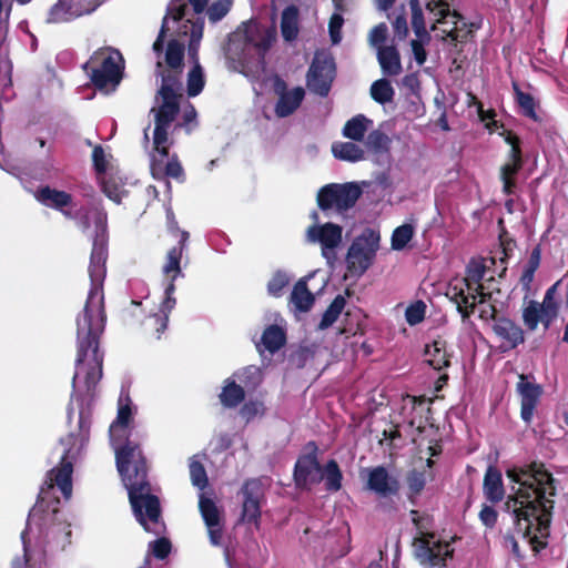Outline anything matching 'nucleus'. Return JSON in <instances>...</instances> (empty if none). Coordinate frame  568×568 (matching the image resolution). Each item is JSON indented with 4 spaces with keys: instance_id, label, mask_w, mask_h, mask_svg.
I'll use <instances>...</instances> for the list:
<instances>
[{
    "instance_id": "5701e85b",
    "label": "nucleus",
    "mask_w": 568,
    "mask_h": 568,
    "mask_svg": "<svg viewBox=\"0 0 568 568\" xmlns=\"http://www.w3.org/2000/svg\"><path fill=\"white\" fill-rule=\"evenodd\" d=\"M473 100H475L479 121L490 134L498 133L500 136L505 138V142H520L515 133L507 130L505 125L496 119L497 113L494 109L485 110L477 97H473Z\"/></svg>"
},
{
    "instance_id": "5fc2aeb1",
    "label": "nucleus",
    "mask_w": 568,
    "mask_h": 568,
    "mask_svg": "<svg viewBox=\"0 0 568 568\" xmlns=\"http://www.w3.org/2000/svg\"><path fill=\"white\" fill-rule=\"evenodd\" d=\"M412 521L416 529L418 530L419 537L418 538H428L434 539L435 534L427 531L429 524L432 521L429 516H419L418 510L412 509L410 510Z\"/></svg>"
},
{
    "instance_id": "cd10ccee",
    "label": "nucleus",
    "mask_w": 568,
    "mask_h": 568,
    "mask_svg": "<svg viewBox=\"0 0 568 568\" xmlns=\"http://www.w3.org/2000/svg\"><path fill=\"white\" fill-rule=\"evenodd\" d=\"M511 87L515 102L519 108L520 114L532 121H539V118L541 116L537 112L539 109V102L535 97L528 92H524L516 81H513Z\"/></svg>"
},
{
    "instance_id": "ea45409f",
    "label": "nucleus",
    "mask_w": 568,
    "mask_h": 568,
    "mask_svg": "<svg viewBox=\"0 0 568 568\" xmlns=\"http://www.w3.org/2000/svg\"><path fill=\"white\" fill-rule=\"evenodd\" d=\"M184 43L175 39H172L168 42L165 51V63L169 69L176 70L184 68Z\"/></svg>"
},
{
    "instance_id": "680f3d73",
    "label": "nucleus",
    "mask_w": 568,
    "mask_h": 568,
    "mask_svg": "<svg viewBox=\"0 0 568 568\" xmlns=\"http://www.w3.org/2000/svg\"><path fill=\"white\" fill-rule=\"evenodd\" d=\"M412 28L416 37L427 38L430 36L426 29L423 9H414L412 11Z\"/></svg>"
},
{
    "instance_id": "aec40b11",
    "label": "nucleus",
    "mask_w": 568,
    "mask_h": 568,
    "mask_svg": "<svg viewBox=\"0 0 568 568\" xmlns=\"http://www.w3.org/2000/svg\"><path fill=\"white\" fill-rule=\"evenodd\" d=\"M493 331L501 339L500 348L503 351L514 349L525 342L523 328L505 316L496 320Z\"/></svg>"
},
{
    "instance_id": "b1692460",
    "label": "nucleus",
    "mask_w": 568,
    "mask_h": 568,
    "mask_svg": "<svg viewBox=\"0 0 568 568\" xmlns=\"http://www.w3.org/2000/svg\"><path fill=\"white\" fill-rule=\"evenodd\" d=\"M483 493L485 498L491 504H498L505 498L501 471L493 465L486 469L483 480Z\"/></svg>"
},
{
    "instance_id": "f03ea898",
    "label": "nucleus",
    "mask_w": 568,
    "mask_h": 568,
    "mask_svg": "<svg viewBox=\"0 0 568 568\" xmlns=\"http://www.w3.org/2000/svg\"><path fill=\"white\" fill-rule=\"evenodd\" d=\"M507 477L518 484L513 496H508L505 510L513 514L515 530L526 538L535 554L547 547L551 511L556 494L552 475L542 464L514 467Z\"/></svg>"
},
{
    "instance_id": "09e8293b",
    "label": "nucleus",
    "mask_w": 568,
    "mask_h": 568,
    "mask_svg": "<svg viewBox=\"0 0 568 568\" xmlns=\"http://www.w3.org/2000/svg\"><path fill=\"white\" fill-rule=\"evenodd\" d=\"M394 129V121L388 120L382 122L377 129L369 132L366 142H393V140L396 138Z\"/></svg>"
},
{
    "instance_id": "412c9836",
    "label": "nucleus",
    "mask_w": 568,
    "mask_h": 568,
    "mask_svg": "<svg viewBox=\"0 0 568 568\" xmlns=\"http://www.w3.org/2000/svg\"><path fill=\"white\" fill-rule=\"evenodd\" d=\"M510 151L507 162L500 168V180L503 182V192L511 195L516 189L515 176L524 165L520 144H510Z\"/></svg>"
},
{
    "instance_id": "a19ab883",
    "label": "nucleus",
    "mask_w": 568,
    "mask_h": 568,
    "mask_svg": "<svg viewBox=\"0 0 568 568\" xmlns=\"http://www.w3.org/2000/svg\"><path fill=\"white\" fill-rule=\"evenodd\" d=\"M372 99L379 103L386 104L390 103L395 95V90L392 87L389 80L383 78L374 81L369 89Z\"/></svg>"
},
{
    "instance_id": "de8ad7c7",
    "label": "nucleus",
    "mask_w": 568,
    "mask_h": 568,
    "mask_svg": "<svg viewBox=\"0 0 568 568\" xmlns=\"http://www.w3.org/2000/svg\"><path fill=\"white\" fill-rule=\"evenodd\" d=\"M535 122L537 123L536 133L539 142H556L560 138L557 126L551 120L540 116L539 121Z\"/></svg>"
},
{
    "instance_id": "9b49d317",
    "label": "nucleus",
    "mask_w": 568,
    "mask_h": 568,
    "mask_svg": "<svg viewBox=\"0 0 568 568\" xmlns=\"http://www.w3.org/2000/svg\"><path fill=\"white\" fill-rule=\"evenodd\" d=\"M389 144H332L333 155L346 162L371 160L384 165L389 162Z\"/></svg>"
},
{
    "instance_id": "c03bdc74",
    "label": "nucleus",
    "mask_w": 568,
    "mask_h": 568,
    "mask_svg": "<svg viewBox=\"0 0 568 568\" xmlns=\"http://www.w3.org/2000/svg\"><path fill=\"white\" fill-rule=\"evenodd\" d=\"M170 281L165 287V297L160 305L159 314L170 316V313L175 307L176 300L173 296L175 292V280L180 276H183L182 268L180 267V273L175 274V272L163 273Z\"/></svg>"
},
{
    "instance_id": "338daca9",
    "label": "nucleus",
    "mask_w": 568,
    "mask_h": 568,
    "mask_svg": "<svg viewBox=\"0 0 568 568\" xmlns=\"http://www.w3.org/2000/svg\"><path fill=\"white\" fill-rule=\"evenodd\" d=\"M479 519L485 527L494 528L497 524L498 513L493 506L483 505Z\"/></svg>"
},
{
    "instance_id": "f257e3e1",
    "label": "nucleus",
    "mask_w": 568,
    "mask_h": 568,
    "mask_svg": "<svg viewBox=\"0 0 568 568\" xmlns=\"http://www.w3.org/2000/svg\"><path fill=\"white\" fill-rule=\"evenodd\" d=\"M97 231L89 264L91 287L82 312L77 316L75 366L85 368L84 384L88 394H93L103 375L104 354L100 341L106 325V311L102 284L108 260L106 213L97 216Z\"/></svg>"
},
{
    "instance_id": "13d9d810",
    "label": "nucleus",
    "mask_w": 568,
    "mask_h": 568,
    "mask_svg": "<svg viewBox=\"0 0 568 568\" xmlns=\"http://www.w3.org/2000/svg\"><path fill=\"white\" fill-rule=\"evenodd\" d=\"M430 40L432 37L428 36L427 38L417 37V39L410 41L414 59L419 65H423L427 60V52L425 50V45H427L430 42Z\"/></svg>"
},
{
    "instance_id": "4c0bfd02",
    "label": "nucleus",
    "mask_w": 568,
    "mask_h": 568,
    "mask_svg": "<svg viewBox=\"0 0 568 568\" xmlns=\"http://www.w3.org/2000/svg\"><path fill=\"white\" fill-rule=\"evenodd\" d=\"M406 484H407V499L410 504L416 505L417 497L424 490L427 479L424 470L412 469L406 475Z\"/></svg>"
},
{
    "instance_id": "0eeeda50",
    "label": "nucleus",
    "mask_w": 568,
    "mask_h": 568,
    "mask_svg": "<svg viewBox=\"0 0 568 568\" xmlns=\"http://www.w3.org/2000/svg\"><path fill=\"white\" fill-rule=\"evenodd\" d=\"M362 195V189L355 183H331L317 192V205L322 211L334 209L342 213L352 209Z\"/></svg>"
},
{
    "instance_id": "58836bf2",
    "label": "nucleus",
    "mask_w": 568,
    "mask_h": 568,
    "mask_svg": "<svg viewBox=\"0 0 568 568\" xmlns=\"http://www.w3.org/2000/svg\"><path fill=\"white\" fill-rule=\"evenodd\" d=\"M346 300L343 295H337L328 305L326 311L324 312L321 322L317 325V329L324 331L331 327L339 317L343 310L345 308Z\"/></svg>"
},
{
    "instance_id": "69168bd1",
    "label": "nucleus",
    "mask_w": 568,
    "mask_h": 568,
    "mask_svg": "<svg viewBox=\"0 0 568 568\" xmlns=\"http://www.w3.org/2000/svg\"><path fill=\"white\" fill-rule=\"evenodd\" d=\"M344 23V18L339 13L332 14L328 22V32L331 40L334 44L342 40L341 30Z\"/></svg>"
},
{
    "instance_id": "c85d7f7f",
    "label": "nucleus",
    "mask_w": 568,
    "mask_h": 568,
    "mask_svg": "<svg viewBox=\"0 0 568 568\" xmlns=\"http://www.w3.org/2000/svg\"><path fill=\"white\" fill-rule=\"evenodd\" d=\"M315 297L307 287L305 278H300L291 293L290 303H292L296 311L308 312L314 305Z\"/></svg>"
},
{
    "instance_id": "8fccbe9b",
    "label": "nucleus",
    "mask_w": 568,
    "mask_h": 568,
    "mask_svg": "<svg viewBox=\"0 0 568 568\" xmlns=\"http://www.w3.org/2000/svg\"><path fill=\"white\" fill-rule=\"evenodd\" d=\"M183 69H176L162 72V84L159 90V94L163 91L164 88L170 90V95H179L176 93L178 90L182 89V82H181V75H182Z\"/></svg>"
},
{
    "instance_id": "f704fd0d",
    "label": "nucleus",
    "mask_w": 568,
    "mask_h": 568,
    "mask_svg": "<svg viewBox=\"0 0 568 568\" xmlns=\"http://www.w3.org/2000/svg\"><path fill=\"white\" fill-rule=\"evenodd\" d=\"M425 355L427 356L426 362L436 371H440L450 365L445 341H434L432 345H427Z\"/></svg>"
},
{
    "instance_id": "6e6d98bb",
    "label": "nucleus",
    "mask_w": 568,
    "mask_h": 568,
    "mask_svg": "<svg viewBox=\"0 0 568 568\" xmlns=\"http://www.w3.org/2000/svg\"><path fill=\"white\" fill-rule=\"evenodd\" d=\"M288 284L287 275L277 271L273 274L272 278L267 283V292L270 295L278 297L281 296L284 287Z\"/></svg>"
},
{
    "instance_id": "7ed1b4c3",
    "label": "nucleus",
    "mask_w": 568,
    "mask_h": 568,
    "mask_svg": "<svg viewBox=\"0 0 568 568\" xmlns=\"http://www.w3.org/2000/svg\"><path fill=\"white\" fill-rule=\"evenodd\" d=\"M115 462L128 489L134 516L144 530L150 531L148 520L159 523L161 506L159 497L151 494L146 459L140 444L126 438L122 446L115 448Z\"/></svg>"
},
{
    "instance_id": "79ce46f5",
    "label": "nucleus",
    "mask_w": 568,
    "mask_h": 568,
    "mask_svg": "<svg viewBox=\"0 0 568 568\" xmlns=\"http://www.w3.org/2000/svg\"><path fill=\"white\" fill-rule=\"evenodd\" d=\"M323 479L328 491H338L342 488L343 474L335 459H329L323 467Z\"/></svg>"
},
{
    "instance_id": "4468645a",
    "label": "nucleus",
    "mask_w": 568,
    "mask_h": 568,
    "mask_svg": "<svg viewBox=\"0 0 568 568\" xmlns=\"http://www.w3.org/2000/svg\"><path fill=\"white\" fill-rule=\"evenodd\" d=\"M335 78V63L332 59L314 58L307 74L306 85L308 90L322 98L328 95Z\"/></svg>"
},
{
    "instance_id": "ddd939ff",
    "label": "nucleus",
    "mask_w": 568,
    "mask_h": 568,
    "mask_svg": "<svg viewBox=\"0 0 568 568\" xmlns=\"http://www.w3.org/2000/svg\"><path fill=\"white\" fill-rule=\"evenodd\" d=\"M166 227L171 235L178 237V244L171 247L165 255L164 263L162 265L163 273L175 272L180 273V264L183 260V253L186 250L190 241V233L185 230L180 229L179 222L172 207L166 209Z\"/></svg>"
},
{
    "instance_id": "bf43d9fd",
    "label": "nucleus",
    "mask_w": 568,
    "mask_h": 568,
    "mask_svg": "<svg viewBox=\"0 0 568 568\" xmlns=\"http://www.w3.org/2000/svg\"><path fill=\"white\" fill-rule=\"evenodd\" d=\"M132 419L131 399L126 397V403H120L116 419L112 423L110 430L114 427L126 428Z\"/></svg>"
},
{
    "instance_id": "20e7f679",
    "label": "nucleus",
    "mask_w": 568,
    "mask_h": 568,
    "mask_svg": "<svg viewBox=\"0 0 568 568\" xmlns=\"http://www.w3.org/2000/svg\"><path fill=\"white\" fill-rule=\"evenodd\" d=\"M91 424V414L81 410L79 414L78 433H70L65 438L61 439L63 445L70 447L67 448L61 456L59 465L52 468L48 474L49 488L54 485L58 486L65 499H69L72 495L73 463L70 459V453L77 443H79L80 447H83L89 442Z\"/></svg>"
},
{
    "instance_id": "a211bd4d",
    "label": "nucleus",
    "mask_w": 568,
    "mask_h": 568,
    "mask_svg": "<svg viewBox=\"0 0 568 568\" xmlns=\"http://www.w3.org/2000/svg\"><path fill=\"white\" fill-rule=\"evenodd\" d=\"M34 197L42 205L61 212L67 219L72 217L71 212L68 210L73 202L70 193L49 185H42L34 192Z\"/></svg>"
},
{
    "instance_id": "e433bc0d",
    "label": "nucleus",
    "mask_w": 568,
    "mask_h": 568,
    "mask_svg": "<svg viewBox=\"0 0 568 568\" xmlns=\"http://www.w3.org/2000/svg\"><path fill=\"white\" fill-rule=\"evenodd\" d=\"M83 13V11H73L72 6L67 0H58L50 8L47 20L50 23L68 22Z\"/></svg>"
},
{
    "instance_id": "72a5a7b5",
    "label": "nucleus",
    "mask_w": 568,
    "mask_h": 568,
    "mask_svg": "<svg viewBox=\"0 0 568 568\" xmlns=\"http://www.w3.org/2000/svg\"><path fill=\"white\" fill-rule=\"evenodd\" d=\"M298 8L294 4L287 6L281 17V32L286 41H293L298 36Z\"/></svg>"
},
{
    "instance_id": "bb28decb",
    "label": "nucleus",
    "mask_w": 568,
    "mask_h": 568,
    "mask_svg": "<svg viewBox=\"0 0 568 568\" xmlns=\"http://www.w3.org/2000/svg\"><path fill=\"white\" fill-rule=\"evenodd\" d=\"M486 273V267L481 263H471L467 268L465 284L467 291H474L479 296L478 304H484L491 297V293L485 292L481 280Z\"/></svg>"
},
{
    "instance_id": "c9c22d12",
    "label": "nucleus",
    "mask_w": 568,
    "mask_h": 568,
    "mask_svg": "<svg viewBox=\"0 0 568 568\" xmlns=\"http://www.w3.org/2000/svg\"><path fill=\"white\" fill-rule=\"evenodd\" d=\"M261 343L266 351L274 354L285 345L286 333L278 325L272 324L264 329Z\"/></svg>"
},
{
    "instance_id": "f8f14e48",
    "label": "nucleus",
    "mask_w": 568,
    "mask_h": 568,
    "mask_svg": "<svg viewBox=\"0 0 568 568\" xmlns=\"http://www.w3.org/2000/svg\"><path fill=\"white\" fill-rule=\"evenodd\" d=\"M150 170L154 179L172 178L183 181L184 170L176 153L170 152V144H153Z\"/></svg>"
},
{
    "instance_id": "052dcab7",
    "label": "nucleus",
    "mask_w": 568,
    "mask_h": 568,
    "mask_svg": "<svg viewBox=\"0 0 568 568\" xmlns=\"http://www.w3.org/2000/svg\"><path fill=\"white\" fill-rule=\"evenodd\" d=\"M231 2L229 0H217L213 2L207 9L210 21L216 22L224 18L230 11Z\"/></svg>"
},
{
    "instance_id": "603ef678",
    "label": "nucleus",
    "mask_w": 568,
    "mask_h": 568,
    "mask_svg": "<svg viewBox=\"0 0 568 568\" xmlns=\"http://www.w3.org/2000/svg\"><path fill=\"white\" fill-rule=\"evenodd\" d=\"M414 229L410 224H403L396 227L392 234V248L400 251L413 239Z\"/></svg>"
},
{
    "instance_id": "0e129e2a",
    "label": "nucleus",
    "mask_w": 568,
    "mask_h": 568,
    "mask_svg": "<svg viewBox=\"0 0 568 568\" xmlns=\"http://www.w3.org/2000/svg\"><path fill=\"white\" fill-rule=\"evenodd\" d=\"M453 19H454L453 20L454 28L450 29L449 31L444 30L445 37L443 39L444 40L449 39L450 42L454 44H456L457 42H462V43L466 42L473 31L470 29H468V30H466L465 33H460V30L458 29V23L463 19H457V18H453Z\"/></svg>"
},
{
    "instance_id": "49530a36",
    "label": "nucleus",
    "mask_w": 568,
    "mask_h": 568,
    "mask_svg": "<svg viewBox=\"0 0 568 568\" xmlns=\"http://www.w3.org/2000/svg\"><path fill=\"white\" fill-rule=\"evenodd\" d=\"M113 155L106 153L101 144H95L92 151L93 169L98 175L106 173L108 170L112 169Z\"/></svg>"
},
{
    "instance_id": "37998d69",
    "label": "nucleus",
    "mask_w": 568,
    "mask_h": 568,
    "mask_svg": "<svg viewBox=\"0 0 568 568\" xmlns=\"http://www.w3.org/2000/svg\"><path fill=\"white\" fill-rule=\"evenodd\" d=\"M199 509L206 527L219 526L222 521L221 513L213 499L201 495Z\"/></svg>"
},
{
    "instance_id": "dca6fc26",
    "label": "nucleus",
    "mask_w": 568,
    "mask_h": 568,
    "mask_svg": "<svg viewBox=\"0 0 568 568\" xmlns=\"http://www.w3.org/2000/svg\"><path fill=\"white\" fill-rule=\"evenodd\" d=\"M274 92L278 97L274 110L278 118L293 114L305 98V90L302 87L290 90L287 83L280 77L274 80Z\"/></svg>"
},
{
    "instance_id": "c756f323",
    "label": "nucleus",
    "mask_w": 568,
    "mask_h": 568,
    "mask_svg": "<svg viewBox=\"0 0 568 568\" xmlns=\"http://www.w3.org/2000/svg\"><path fill=\"white\" fill-rule=\"evenodd\" d=\"M426 10L433 16L434 23L430 30H436L437 24L446 23L447 18L463 19V14L457 10H450L447 0H428Z\"/></svg>"
},
{
    "instance_id": "e2e57ef3",
    "label": "nucleus",
    "mask_w": 568,
    "mask_h": 568,
    "mask_svg": "<svg viewBox=\"0 0 568 568\" xmlns=\"http://www.w3.org/2000/svg\"><path fill=\"white\" fill-rule=\"evenodd\" d=\"M150 546L153 556L161 560L165 559L170 555L172 549L171 541L165 537H161L154 540L153 542H151Z\"/></svg>"
},
{
    "instance_id": "2eb2a0df",
    "label": "nucleus",
    "mask_w": 568,
    "mask_h": 568,
    "mask_svg": "<svg viewBox=\"0 0 568 568\" xmlns=\"http://www.w3.org/2000/svg\"><path fill=\"white\" fill-rule=\"evenodd\" d=\"M343 229L338 224L327 222L323 225H312L307 229L310 242H318L322 246V255L331 260L335 248L342 243Z\"/></svg>"
},
{
    "instance_id": "1a4fd4ad",
    "label": "nucleus",
    "mask_w": 568,
    "mask_h": 568,
    "mask_svg": "<svg viewBox=\"0 0 568 568\" xmlns=\"http://www.w3.org/2000/svg\"><path fill=\"white\" fill-rule=\"evenodd\" d=\"M307 453L298 456L293 471L295 486L302 490H310L312 486L323 480V467L321 466L317 453L318 447L315 442L306 444Z\"/></svg>"
},
{
    "instance_id": "f3484780",
    "label": "nucleus",
    "mask_w": 568,
    "mask_h": 568,
    "mask_svg": "<svg viewBox=\"0 0 568 568\" xmlns=\"http://www.w3.org/2000/svg\"><path fill=\"white\" fill-rule=\"evenodd\" d=\"M516 390L520 397V417L529 425L540 402L542 387L539 384L529 382L527 375L520 374Z\"/></svg>"
},
{
    "instance_id": "6e6552de",
    "label": "nucleus",
    "mask_w": 568,
    "mask_h": 568,
    "mask_svg": "<svg viewBox=\"0 0 568 568\" xmlns=\"http://www.w3.org/2000/svg\"><path fill=\"white\" fill-rule=\"evenodd\" d=\"M558 285L559 282H556L546 291L541 303L531 300L524 307L523 321L529 331H535L539 323H541L545 331H547L552 322L557 318L559 313V303L557 302L555 295Z\"/></svg>"
},
{
    "instance_id": "423d86ee",
    "label": "nucleus",
    "mask_w": 568,
    "mask_h": 568,
    "mask_svg": "<svg viewBox=\"0 0 568 568\" xmlns=\"http://www.w3.org/2000/svg\"><path fill=\"white\" fill-rule=\"evenodd\" d=\"M381 235L378 231L366 227L352 242L347 255V271L357 277L362 276L373 264L379 248Z\"/></svg>"
},
{
    "instance_id": "a18cd8bd",
    "label": "nucleus",
    "mask_w": 568,
    "mask_h": 568,
    "mask_svg": "<svg viewBox=\"0 0 568 568\" xmlns=\"http://www.w3.org/2000/svg\"><path fill=\"white\" fill-rule=\"evenodd\" d=\"M168 323H169V320H168L166 315H161L159 313H154V314L149 315L144 320L143 326H144V331L149 335H151L152 337H154L156 339H160L161 335L168 328Z\"/></svg>"
},
{
    "instance_id": "864d4df0",
    "label": "nucleus",
    "mask_w": 568,
    "mask_h": 568,
    "mask_svg": "<svg viewBox=\"0 0 568 568\" xmlns=\"http://www.w3.org/2000/svg\"><path fill=\"white\" fill-rule=\"evenodd\" d=\"M190 477L192 484L199 489L203 490L209 485L206 470L203 464L199 460H191L190 463Z\"/></svg>"
},
{
    "instance_id": "774afa93",
    "label": "nucleus",
    "mask_w": 568,
    "mask_h": 568,
    "mask_svg": "<svg viewBox=\"0 0 568 568\" xmlns=\"http://www.w3.org/2000/svg\"><path fill=\"white\" fill-rule=\"evenodd\" d=\"M387 26L385 23H379L375 26L369 32V42L374 47H383L382 44L387 39Z\"/></svg>"
},
{
    "instance_id": "3c124183",
    "label": "nucleus",
    "mask_w": 568,
    "mask_h": 568,
    "mask_svg": "<svg viewBox=\"0 0 568 568\" xmlns=\"http://www.w3.org/2000/svg\"><path fill=\"white\" fill-rule=\"evenodd\" d=\"M205 81L202 68L199 63H196L189 72L187 74V95L189 97H196L199 95L203 88H204Z\"/></svg>"
},
{
    "instance_id": "2f4dec72",
    "label": "nucleus",
    "mask_w": 568,
    "mask_h": 568,
    "mask_svg": "<svg viewBox=\"0 0 568 568\" xmlns=\"http://www.w3.org/2000/svg\"><path fill=\"white\" fill-rule=\"evenodd\" d=\"M169 92L170 90L166 88L161 92L160 97L162 99V103L155 113V119L162 123H172L180 111L178 100L180 95H170Z\"/></svg>"
},
{
    "instance_id": "39448f33",
    "label": "nucleus",
    "mask_w": 568,
    "mask_h": 568,
    "mask_svg": "<svg viewBox=\"0 0 568 568\" xmlns=\"http://www.w3.org/2000/svg\"><path fill=\"white\" fill-rule=\"evenodd\" d=\"M123 58L119 50L102 48L83 64L91 83L99 91H114L123 77Z\"/></svg>"
},
{
    "instance_id": "393cba45",
    "label": "nucleus",
    "mask_w": 568,
    "mask_h": 568,
    "mask_svg": "<svg viewBox=\"0 0 568 568\" xmlns=\"http://www.w3.org/2000/svg\"><path fill=\"white\" fill-rule=\"evenodd\" d=\"M377 60L382 72L387 77H396L403 71L400 54L395 45L379 47Z\"/></svg>"
},
{
    "instance_id": "4be33fe9",
    "label": "nucleus",
    "mask_w": 568,
    "mask_h": 568,
    "mask_svg": "<svg viewBox=\"0 0 568 568\" xmlns=\"http://www.w3.org/2000/svg\"><path fill=\"white\" fill-rule=\"evenodd\" d=\"M428 538H416L418 542V549L422 555L425 556L432 566H446V560L453 557L454 549L450 548L448 542L435 541Z\"/></svg>"
},
{
    "instance_id": "9d476101",
    "label": "nucleus",
    "mask_w": 568,
    "mask_h": 568,
    "mask_svg": "<svg viewBox=\"0 0 568 568\" xmlns=\"http://www.w3.org/2000/svg\"><path fill=\"white\" fill-rule=\"evenodd\" d=\"M239 494L242 496L240 523L252 524L258 529L261 526L262 506L266 501L262 481L257 478L246 479Z\"/></svg>"
},
{
    "instance_id": "4d7b16f0",
    "label": "nucleus",
    "mask_w": 568,
    "mask_h": 568,
    "mask_svg": "<svg viewBox=\"0 0 568 568\" xmlns=\"http://www.w3.org/2000/svg\"><path fill=\"white\" fill-rule=\"evenodd\" d=\"M426 312V305L423 301H417L410 304L405 312L406 321L409 325L419 324L424 317Z\"/></svg>"
},
{
    "instance_id": "7c9ffc66",
    "label": "nucleus",
    "mask_w": 568,
    "mask_h": 568,
    "mask_svg": "<svg viewBox=\"0 0 568 568\" xmlns=\"http://www.w3.org/2000/svg\"><path fill=\"white\" fill-rule=\"evenodd\" d=\"M219 398L225 408H235L245 399V390L234 379L226 378Z\"/></svg>"
},
{
    "instance_id": "6ab92c4d",
    "label": "nucleus",
    "mask_w": 568,
    "mask_h": 568,
    "mask_svg": "<svg viewBox=\"0 0 568 568\" xmlns=\"http://www.w3.org/2000/svg\"><path fill=\"white\" fill-rule=\"evenodd\" d=\"M366 487L381 497H388L398 494L399 481L384 466H377L369 469Z\"/></svg>"
},
{
    "instance_id": "a878e982",
    "label": "nucleus",
    "mask_w": 568,
    "mask_h": 568,
    "mask_svg": "<svg viewBox=\"0 0 568 568\" xmlns=\"http://www.w3.org/2000/svg\"><path fill=\"white\" fill-rule=\"evenodd\" d=\"M471 292L473 291H468L466 293L463 288L457 290L455 286L447 293V295L450 297V301L456 304L457 311L462 315L463 321H466L470 317L478 304L479 296L477 293Z\"/></svg>"
},
{
    "instance_id": "473e14b6",
    "label": "nucleus",
    "mask_w": 568,
    "mask_h": 568,
    "mask_svg": "<svg viewBox=\"0 0 568 568\" xmlns=\"http://www.w3.org/2000/svg\"><path fill=\"white\" fill-rule=\"evenodd\" d=\"M373 121L364 114H357L346 121L343 128V135L354 142H363L365 133L372 126Z\"/></svg>"
}]
</instances>
